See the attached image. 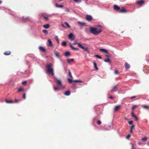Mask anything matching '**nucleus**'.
<instances>
[{"label": "nucleus", "mask_w": 149, "mask_h": 149, "mask_svg": "<svg viewBox=\"0 0 149 149\" xmlns=\"http://www.w3.org/2000/svg\"><path fill=\"white\" fill-rule=\"evenodd\" d=\"M102 31L101 29H98L97 28L91 27L90 29L91 33L95 35H97L100 34Z\"/></svg>", "instance_id": "f257e3e1"}, {"label": "nucleus", "mask_w": 149, "mask_h": 149, "mask_svg": "<svg viewBox=\"0 0 149 149\" xmlns=\"http://www.w3.org/2000/svg\"><path fill=\"white\" fill-rule=\"evenodd\" d=\"M52 64L51 63H49L46 65V67L47 69V71L49 74H51L52 76L54 75L53 72V69L52 68Z\"/></svg>", "instance_id": "f03ea898"}, {"label": "nucleus", "mask_w": 149, "mask_h": 149, "mask_svg": "<svg viewBox=\"0 0 149 149\" xmlns=\"http://www.w3.org/2000/svg\"><path fill=\"white\" fill-rule=\"evenodd\" d=\"M78 46L84 50V51H86L88 53H89V50H88V47H83L80 43H78L77 44Z\"/></svg>", "instance_id": "7ed1b4c3"}, {"label": "nucleus", "mask_w": 149, "mask_h": 149, "mask_svg": "<svg viewBox=\"0 0 149 149\" xmlns=\"http://www.w3.org/2000/svg\"><path fill=\"white\" fill-rule=\"evenodd\" d=\"M56 84L59 87H61V88H64V87H63L62 84V82L61 81L60 79H57L56 80Z\"/></svg>", "instance_id": "20e7f679"}, {"label": "nucleus", "mask_w": 149, "mask_h": 149, "mask_svg": "<svg viewBox=\"0 0 149 149\" xmlns=\"http://www.w3.org/2000/svg\"><path fill=\"white\" fill-rule=\"evenodd\" d=\"M121 107V106L120 105L115 106L114 109V112L118 111L120 109Z\"/></svg>", "instance_id": "39448f33"}, {"label": "nucleus", "mask_w": 149, "mask_h": 149, "mask_svg": "<svg viewBox=\"0 0 149 149\" xmlns=\"http://www.w3.org/2000/svg\"><path fill=\"white\" fill-rule=\"evenodd\" d=\"M119 12L120 13H125L127 12V11L124 7H122L121 9L120 8Z\"/></svg>", "instance_id": "423d86ee"}, {"label": "nucleus", "mask_w": 149, "mask_h": 149, "mask_svg": "<svg viewBox=\"0 0 149 149\" xmlns=\"http://www.w3.org/2000/svg\"><path fill=\"white\" fill-rule=\"evenodd\" d=\"M86 19L87 21H90L92 19V17L91 15H87Z\"/></svg>", "instance_id": "0eeeda50"}, {"label": "nucleus", "mask_w": 149, "mask_h": 149, "mask_svg": "<svg viewBox=\"0 0 149 149\" xmlns=\"http://www.w3.org/2000/svg\"><path fill=\"white\" fill-rule=\"evenodd\" d=\"M73 35L72 33H70L68 36V38L71 41H72L74 39V38H73Z\"/></svg>", "instance_id": "6e6552de"}, {"label": "nucleus", "mask_w": 149, "mask_h": 149, "mask_svg": "<svg viewBox=\"0 0 149 149\" xmlns=\"http://www.w3.org/2000/svg\"><path fill=\"white\" fill-rule=\"evenodd\" d=\"M114 9L116 11H119L120 8L118 6L116 5H114Z\"/></svg>", "instance_id": "1a4fd4ad"}, {"label": "nucleus", "mask_w": 149, "mask_h": 149, "mask_svg": "<svg viewBox=\"0 0 149 149\" xmlns=\"http://www.w3.org/2000/svg\"><path fill=\"white\" fill-rule=\"evenodd\" d=\"M48 44L47 45L48 46L52 47L53 46L52 42L50 39L48 40Z\"/></svg>", "instance_id": "9d476101"}, {"label": "nucleus", "mask_w": 149, "mask_h": 149, "mask_svg": "<svg viewBox=\"0 0 149 149\" xmlns=\"http://www.w3.org/2000/svg\"><path fill=\"white\" fill-rule=\"evenodd\" d=\"M137 3L140 6L143 5L144 3V1H137Z\"/></svg>", "instance_id": "9b49d317"}, {"label": "nucleus", "mask_w": 149, "mask_h": 149, "mask_svg": "<svg viewBox=\"0 0 149 149\" xmlns=\"http://www.w3.org/2000/svg\"><path fill=\"white\" fill-rule=\"evenodd\" d=\"M117 86H115L112 89L111 91V93H112L117 91Z\"/></svg>", "instance_id": "f8f14e48"}, {"label": "nucleus", "mask_w": 149, "mask_h": 149, "mask_svg": "<svg viewBox=\"0 0 149 149\" xmlns=\"http://www.w3.org/2000/svg\"><path fill=\"white\" fill-rule=\"evenodd\" d=\"M62 88L61 87L59 86H58V87H54V89L55 91H59Z\"/></svg>", "instance_id": "ddd939ff"}, {"label": "nucleus", "mask_w": 149, "mask_h": 149, "mask_svg": "<svg viewBox=\"0 0 149 149\" xmlns=\"http://www.w3.org/2000/svg\"><path fill=\"white\" fill-rule=\"evenodd\" d=\"M39 49L40 51L43 52H45L46 51L45 49L42 47H39Z\"/></svg>", "instance_id": "4468645a"}, {"label": "nucleus", "mask_w": 149, "mask_h": 149, "mask_svg": "<svg viewBox=\"0 0 149 149\" xmlns=\"http://www.w3.org/2000/svg\"><path fill=\"white\" fill-rule=\"evenodd\" d=\"M125 67L126 69H128L130 68V65L127 63H125Z\"/></svg>", "instance_id": "2eb2a0df"}, {"label": "nucleus", "mask_w": 149, "mask_h": 149, "mask_svg": "<svg viewBox=\"0 0 149 149\" xmlns=\"http://www.w3.org/2000/svg\"><path fill=\"white\" fill-rule=\"evenodd\" d=\"M11 52L10 51H8L4 52L3 54L5 55H9L11 54Z\"/></svg>", "instance_id": "dca6fc26"}, {"label": "nucleus", "mask_w": 149, "mask_h": 149, "mask_svg": "<svg viewBox=\"0 0 149 149\" xmlns=\"http://www.w3.org/2000/svg\"><path fill=\"white\" fill-rule=\"evenodd\" d=\"M100 50L101 52H104L107 54H108V52L107 51L104 49H101Z\"/></svg>", "instance_id": "f3484780"}, {"label": "nucleus", "mask_w": 149, "mask_h": 149, "mask_svg": "<svg viewBox=\"0 0 149 149\" xmlns=\"http://www.w3.org/2000/svg\"><path fill=\"white\" fill-rule=\"evenodd\" d=\"M49 27L50 26L49 24H46L44 25L43 26V28L46 29H47L49 28Z\"/></svg>", "instance_id": "a211bd4d"}, {"label": "nucleus", "mask_w": 149, "mask_h": 149, "mask_svg": "<svg viewBox=\"0 0 149 149\" xmlns=\"http://www.w3.org/2000/svg\"><path fill=\"white\" fill-rule=\"evenodd\" d=\"M70 92L69 91H68L64 93V95L66 96H69L70 95Z\"/></svg>", "instance_id": "6ab92c4d"}, {"label": "nucleus", "mask_w": 149, "mask_h": 149, "mask_svg": "<svg viewBox=\"0 0 149 149\" xmlns=\"http://www.w3.org/2000/svg\"><path fill=\"white\" fill-rule=\"evenodd\" d=\"M94 67L96 70H98V68L97 67V65L95 61L93 62Z\"/></svg>", "instance_id": "aec40b11"}, {"label": "nucleus", "mask_w": 149, "mask_h": 149, "mask_svg": "<svg viewBox=\"0 0 149 149\" xmlns=\"http://www.w3.org/2000/svg\"><path fill=\"white\" fill-rule=\"evenodd\" d=\"M70 45L71 48L74 50H78L79 49L78 48H75L72 47V45H71L70 43Z\"/></svg>", "instance_id": "412c9836"}, {"label": "nucleus", "mask_w": 149, "mask_h": 149, "mask_svg": "<svg viewBox=\"0 0 149 149\" xmlns=\"http://www.w3.org/2000/svg\"><path fill=\"white\" fill-rule=\"evenodd\" d=\"M74 60L73 59H67V61L69 64L71 62H73L74 61Z\"/></svg>", "instance_id": "4be33fe9"}, {"label": "nucleus", "mask_w": 149, "mask_h": 149, "mask_svg": "<svg viewBox=\"0 0 149 149\" xmlns=\"http://www.w3.org/2000/svg\"><path fill=\"white\" fill-rule=\"evenodd\" d=\"M142 107L144 109H149V105H148V106L142 105Z\"/></svg>", "instance_id": "5701e85b"}, {"label": "nucleus", "mask_w": 149, "mask_h": 149, "mask_svg": "<svg viewBox=\"0 0 149 149\" xmlns=\"http://www.w3.org/2000/svg\"><path fill=\"white\" fill-rule=\"evenodd\" d=\"M5 101L6 103H13V102L12 100H5Z\"/></svg>", "instance_id": "b1692460"}, {"label": "nucleus", "mask_w": 149, "mask_h": 149, "mask_svg": "<svg viewBox=\"0 0 149 149\" xmlns=\"http://www.w3.org/2000/svg\"><path fill=\"white\" fill-rule=\"evenodd\" d=\"M55 6L56 7H57L63 8V5H59L57 3H56L55 4Z\"/></svg>", "instance_id": "393cba45"}, {"label": "nucleus", "mask_w": 149, "mask_h": 149, "mask_svg": "<svg viewBox=\"0 0 149 149\" xmlns=\"http://www.w3.org/2000/svg\"><path fill=\"white\" fill-rule=\"evenodd\" d=\"M70 55V53L69 52H66L65 53V56H68Z\"/></svg>", "instance_id": "a878e982"}, {"label": "nucleus", "mask_w": 149, "mask_h": 149, "mask_svg": "<svg viewBox=\"0 0 149 149\" xmlns=\"http://www.w3.org/2000/svg\"><path fill=\"white\" fill-rule=\"evenodd\" d=\"M78 23L79 24H80V25L81 26H83L85 25V23L84 22H81L79 21L78 22Z\"/></svg>", "instance_id": "bb28decb"}, {"label": "nucleus", "mask_w": 149, "mask_h": 149, "mask_svg": "<svg viewBox=\"0 0 149 149\" xmlns=\"http://www.w3.org/2000/svg\"><path fill=\"white\" fill-rule=\"evenodd\" d=\"M74 82H79L81 83L83 82V81L80 80H74Z\"/></svg>", "instance_id": "cd10ccee"}, {"label": "nucleus", "mask_w": 149, "mask_h": 149, "mask_svg": "<svg viewBox=\"0 0 149 149\" xmlns=\"http://www.w3.org/2000/svg\"><path fill=\"white\" fill-rule=\"evenodd\" d=\"M42 32L44 33H45L46 35L48 34V32L46 30H42Z\"/></svg>", "instance_id": "c85d7f7f"}, {"label": "nucleus", "mask_w": 149, "mask_h": 149, "mask_svg": "<svg viewBox=\"0 0 149 149\" xmlns=\"http://www.w3.org/2000/svg\"><path fill=\"white\" fill-rule=\"evenodd\" d=\"M147 139V138L146 137H144L143 138H142L141 139V140L143 141H146Z\"/></svg>", "instance_id": "c756f323"}, {"label": "nucleus", "mask_w": 149, "mask_h": 149, "mask_svg": "<svg viewBox=\"0 0 149 149\" xmlns=\"http://www.w3.org/2000/svg\"><path fill=\"white\" fill-rule=\"evenodd\" d=\"M68 80L69 83H72L74 82V80H72L70 78H68Z\"/></svg>", "instance_id": "7c9ffc66"}, {"label": "nucleus", "mask_w": 149, "mask_h": 149, "mask_svg": "<svg viewBox=\"0 0 149 149\" xmlns=\"http://www.w3.org/2000/svg\"><path fill=\"white\" fill-rule=\"evenodd\" d=\"M24 89L23 88H20L18 90V92H20L24 91Z\"/></svg>", "instance_id": "2f4dec72"}, {"label": "nucleus", "mask_w": 149, "mask_h": 149, "mask_svg": "<svg viewBox=\"0 0 149 149\" xmlns=\"http://www.w3.org/2000/svg\"><path fill=\"white\" fill-rule=\"evenodd\" d=\"M62 45L63 46H65L66 45V42L65 41H63L62 43Z\"/></svg>", "instance_id": "473e14b6"}, {"label": "nucleus", "mask_w": 149, "mask_h": 149, "mask_svg": "<svg viewBox=\"0 0 149 149\" xmlns=\"http://www.w3.org/2000/svg\"><path fill=\"white\" fill-rule=\"evenodd\" d=\"M104 61L106 62H111L109 58L105 59L104 60Z\"/></svg>", "instance_id": "72a5a7b5"}, {"label": "nucleus", "mask_w": 149, "mask_h": 149, "mask_svg": "<svg viewBox=\"0 0 149 149\" xmlns=\"http://www.w3.org/2000/svg\"><path fill=\"white\" fill-rule=\"evenodd\" d=\"M65 24L69 28H70L71 27L70 26L68 23L66 22H65Z\"/></svg>", "instance_id": "f704fd0d"}, {"label": "nucleus", "mask_w": 149, "mask_h": 149, "mask_svg": "<svg viewBox=\"0 0 149 149\" xmlns=\"http://www.w3.org/2000/svg\"><path fill=\"white\" fill-rule=\"evenodd\" d=\"M95 57H97L98 58L101 59L102 58L101 56L98 55H97V54L95 55Z\"/></svg>", "instance_id": "c9c22d12"}, {"label": "nucleus", "mask_w": 149, "mask_h": 149, "mask_svg": "<svg viewBox=\"0 0 149 149\" xmlns=\"http://www.w3.org/2000/svg\"><path fill=\"white\" fill-rule=\"evenodd\" d=\"M68 73H69V76H70V77H71V78H72V76L71 74V73L70 72V70H69Z\"/></svg>", "instance_id": "e433bc0d"}, {"label": "nucleus", "mask_w": 149, "mask_h": 149, "mask_svg": "<svg viewBox=\"0 0 149 149\" xmlns=\"http://www.w3.org/2000/svg\"><path fill=\"white\" fill-rule=\"evenodd\" d=\"M55 38L56 39V41H57V42L58 44H59V42L58 40V38L57 36H56L55 37Z\"/></svg>", "instance_id": "4c0bfd02"}, {"label": "nucleus", "mask_w": 149, "mask_h": 149, "mask_svg": "<svg viewBox=\"0 0 149 149\" xmlns=\"http://www.w3.org/2000/svg\"><path fill=\"white\" fill-rule=\"evenodd\" d=\"M55 54L56 56L57 57H59V53H58L57 52H55L54 53Z\"/></svg>", "instance_id": "58836bf2"}, {"label": "nucleus", "mask_w": 149, "mask_h": 149, "mask_svg": "<svg viewBox=\"0 0 149 149\" xmlns=\"http://www.w3.org/2000/svg\"><path fill=\"white\" fill-rule=\"evenodd\" d=\"M19 100L17 99V98H15L14 102H19Z\"/></svg>", "instance_id": "ea45409f"}, {"label": "nucleus", "mask_w": 149, "mask_h": 149, "mask_svg": "<svg viewBox=\"0 0 149 149\" xmlns=\"http://www.w3.org/2000/svg\"><path fill=\"white\" fill-rule=\"evenodd\" d=\"M23 98L24 99H25L26 98V94L25 93H24L23 95Z\"/></svg>", "instance_id": "a19ab883"}, {"label": "nucleus", "mask_w": 149, "mask_h": 149, "mask_svg": "<svg viewBox=\"0 0 149 149\" xmlns=\"http://www.w3.org/2000/svg\"><path fill=\"white\" fill-rule=\"evenodd\" d=\"M137 107V106H136V105H134L132 107V110H134L135 109V108Z\"/></svg>", "instance_id": "79ce46f5"}, {"label": "nucleus", "mask_w": 149, "mask_h": 149, "mask_svg": "<svg viewBox=\"0 0 149 149\" xmlns=\"http://www.w3.org/2000/svg\"><path fill=\"white\" fill-rule=\"evenodd\" d=\"M114 73L115 74H118V70H115L114 71Z\"/></svg>", "instance_id": "37998d69"}, {"label": "nucleus", "mask_w": 149, "mask_h": 149, "mask_svg": "<svg viewBox=\"0 0 149 149\" xmlns=\"http://www.w3.org/2000/svg\"><path fill=\"white\" fill-rule=\"evenodd\" d=\"M131 115L132 116L134 117H136V116L134 114V113L133 112H132V113H131Z\"/></svg>", "instance_id": "c03bdc74"}, {"label": "nucleus", "mask_w": 149, "mask_h": 149, "mask_svg": "<svg viewBox=\"0 0 149 149\" xmlns=\"http://www.w3.org/2000/svg\"><path fill=\"white\" fill-rule=\"evenodd\" d=\"M44 19H45L46 21H47L48 19V17L46 16H44Z\"/></svg>", "instance_id": "a18cd8bd"}, {"label": "nucleus", "mask_w": 149, "mask_h": 149, "mask_svg": "<svg viewBox=\"0 0 149 149\" xmlns=\"http://www.w3.org/2000/svg\"><path fill=\"white\" fill-rule=\"evenodd\" d=\"M26 83H27L26 81H25L23 82H22V84L23 85H25L26 84Z\"/></svg>", "instance_id": "49530a36"}, {"label": "nucleus", "mask_w": 149, "mask_h": 149, "mask_svg": "<svg viewBox=\"0 0 149 149\" xmlns=\"http://www.w3.org/2000/svg\"><path fill=\"white\" fill-rule=\"evenodd\" d=\"M134 127V125H132L130 127V130H133V128Z\"/></svg>", "instance_id": "de8ad7c7"}, {"label": "nucleus", "mask_w": 149, "mask_h": 149, "mask_svg": "<svg viewBox=\"0 0 149 149\" xmlns=\"http://www.w3.org/2000/svg\"><path fill=\"white\" fill-rule=\"evenodd\" d=\"M97 123L99 125H100L101 124V122L100 120H99L97 121Z\"/></svg>", "instance_id": "09e8293b"}, {"label": "nucleus", "mask_w": 149, "mask_h": 149, "mask_svg": "<svg viewBox=\"0 0 149 149\" xmlns=\"http://www.w3.org/2000/svg\"><path fill=\"white\" fill-rule=\"evenodd\" d=\"M133 122V121L132 120H131L129 121L128 123L130 125H131L132 124Z\"/></svg>", "instance_id": "8fccbe9b"}, {"label": "nucleus", "mask_w": 149, "mask_h": 149, "mask_svg": "<svg viewBox=\"0 0 149 149\" xmlns=\"http://www.w3.org/2000/svg\"><path fill=\"white\" fill-rule=\"evenodd\" d=\"M130 137V134H128L126 136V138L127 139H129Z\"/></svg>", "instance_id": "3c124183"}, {"label": "nucleus", "mask_w": 149, "mask_h": 149, "mask_svg": "<svg viewBox=\"0 0 149 149\" xmlns=\"http://www.w3.org/2000/svg\"><path fill=\"white\" fill-rule=\"evenodd\" d=\"M65 11L66 12H70V10H69V8H66V9Z\"/></svg>", "instance_id": "603ef678"}, {"label": "nucleus", "mask_w": 149, "mask_h": 149, "mask_svg": "<svg viewBox=\"0 0 149 149\" xmlns=\"http://www.w3.org/2000/svg\"><path fill=\"white\" fill-rule=\"evenodd\" d=\"M131 145L132 146V148L131 149H134V145L132 143H131Z\"/></svg>", "instance_id": "864d4df0"}, {"label": "nucleus", "mask_w": 149, "mask_h": 149, "mask_svg": "<svg viewBox=\"0 0 149 149\" xmlns=\"http://www.w3.org/2000/svg\"><path fill=\"white\" fill-rule=\"evenodd\" d=\"M136 97V96H134L131 97V99H132L134 98H135Z\"/></svg>", "instance_id": "5fc2aeb1"}, {"label": "nucleus", "mask_w": 149, "mask_h": 149, "mask_svg": "<svg viewBox=\"0 0 149 149\" xmlns=\"http://www.w3.org/2000/svg\"><path fill=\"white\" fill-rule=\"evenodd\" d=\"M135 119V120L136 121H137L138 120V118H137V117L136 116L135 117H134Z\"/></svg>", "instance_id": "6e6d98bb"}, {"label": "nucleus", "mask_w": 149, "mask_h": 149, "mask_svg": "<svg viewBox=\"0 0 149 149\" xmlns=\"http://www.w3.org/2000/svg\"><path fill=\"white\" fill-rule=\"evenodd\" d=\"M109 98L111 99H113V97L112 96H111Z\"/></svg>", "instance_id": "4d7b16f0"}, {"label": "nucleus", "mask_w": 149, "mask_h": 149, "mask_svg": "<svg viewBox=\"0 0 149 149\" xmlns=\"http://www.w3.org/2000/svg\"><path fill=\"white\" fill-rule=\"evenodd\" d=\"M78 44V43H77V41H75V42L73 43V44L74 45H76L77 44V45Z\"/></svg>", "instance_id": "13d9d810"}, {"label": "nucleus", "mask_w": 149, "mask_h": 149, "mask_svg": "<svg viewBox=\"0 0 149 149\" xmlns=\"http://www.w3.org/2000/svg\"><path fill=\"white\" fill-rule=\"evenodd\" d=\"M61 25L63 27L65 28V26L63 24H61Z\"/></svg>", "instance_id": "bf43d9fd"}, {"label": "nucleus", "mask_w": 149, "mask_h": 149, "mask_svg": "<svg viewBox=\"0 0 149 149\" xmlns=\"http://www.w3.org/2000/svg\"><path fill=\"white\" fill-rule=\"evenodd\" d=\"M105 56L107 57H109V55L108 54L105 55Z\"/></svg>", "instance_id": "052dcab7"}, {"label": "nucleus", "mask_w": 149, "mask_h": 149, "mask_svg": "<svg viewBox=\"0 0 149 149\" xmlns=\"http://www.w3.org/2000/svg\"><path fill=\"white\" fill-rule=\"evenodd\" d=\"M75 2H77L79 0H73Z\"/></svg>", "instance_id": "680f3d73"}, {"label": "nucleus", "mask_w": 149, "mask_h": 149, "mask_svg": "<svg viewBox=\"0 0 149 149\" xmlns=\"http://www.w3.org/2000/svg\"><path fill=\"white\" fill-rule=\"evenodd\" d=\"M132 130H130V133H132Z\"/></svg>", "instance_id": "e2e57ef3"}, {"label": "nucleus", "mask_w": 149, "mask_h": 149, "mask_svg": "<svg viewBox=\"0 0 149 149\" xmlns=\"http://www.w3.org/2000/svg\"><path fill=\"white\" fill-rule=\"evenodd\" d=\"M2 3V1H0V4H1V3Z\"/></svg>", "instance_id": "0e129e2a"}, {"label": "nucleus", "mask_w": 149, "mask_h": 149, "mask_svg": "<svg viewBox=\"0 0 149 149\" xmlns=\"http://www.w3.org/2000/svg\"><path fill=\"white\" fill-rule=\"evenodd\" d=\"M63 0H59V1H62Z\"/></svg>", "instance_id": "69168bd1"}]
</instances>
